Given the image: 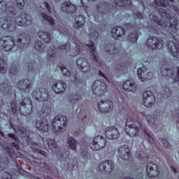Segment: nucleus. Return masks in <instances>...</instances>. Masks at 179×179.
Masks as SVG:
<instances>
[{
  "instance_id": "nucleus-44",
  "label": "nucleus",
  "mask_w": 179,
  "mask_h": 179,
  "mask_svg": "<svg viewBox=\"0 0 179 179\" xmlns=\"http://www.w3.org/2000/svg\"><path fill=\"white\" fill-rule=\"evenodd\" d=\"M56 57L57 54L55 53V50H52L48 51V61H49V62H54Z\"/></svg>"
},
{
  "instance_id": "nucleus-25",
  "label": "nucleus",
  "mask_w": 179,
  "mask_h": 179,
  "mask_svg": "<svg viewBox=\"0 0 179 179\" xmlns=\"http://www.w3.org/2000/svg\"><path fill=\"white\" fill-rule=\"evenodd\" d=\"M137 73L138 78L141 82H148V80H150L149 76H150L151 73L148 72V68L145 67V66L138 68Z\"/></svg>"
},
{
  "instance_id": "nucleus-4",
  "label": "nucleus",
  "mask_w": 179,
  "mask_h": 179,
  "mask_svg": "<svg viewBox=\"0 0 179 179\" xmlns=\"http://www.w3.org/2000/svg\"><path fill=\"white\" fill-rule=\"evenodd\" d=\"M17 43L15 44L13 36H4L0 38V49L6 52H15L22 54L24 51L29 50L30 47V36L26 33H22L17 39Z\"/></svg>"
},
{
  "instance_id": "nucleus-16",
  "label": "nucleus",
  "mask_w": 179,
  "mask_h": 179,
  "mask_svg": "<svg viewBox=\"0 0 179 179\" xmlns=\"http://www.w3.org/2000/svg\"><path fill=\"white\" fill-rule=\"evenodd\" d=\"M124 27L127 30H134L131 34L128 35L129 41H131V43H138V38H139V35L138 34V31H139V28L138 27V24H135L134 25L131 23H126Z\"/></svg>"
},
{
  "instance_id": "nucleus-19",
  "label": "nucleus",
  "mask_w": 179,
  "mask_h": 179,
  "mask_svg": "<svg viewBox=\"0 0 179 179\" xmlns=\"http://www.w3.org/2000/svg\"><path fill=\"white\" fill-rule=\"evenodd\" d=\"M156 101V96L150 90H147L143 93V102L145 107H152Z\"/></svg>"
},
{
  "instance_id": "nucleus-2",
  "label": "nucleus",
  "mask_w": 179,
  "mask_h": 179,
  "mask_svg": "<svg viewBox=\"0 0 179 179\" xmlns=\"http://www.w3.org/2000/svg\"><path fill=\"white\" fill-rule=\"evenodd\" d=\"M0 15H5L6 17L0 18V24L2 29L10 36L15 37L20 34V27H26L31 24V16L27 13H22L17 15V10L13 6L8 7L3 4V0H0Z\"/></svg>"
},
{
  "instance_id": "nucleus-50",
  "label": "nucleus",
  "mask_w": 179,
  "mask_h": 179,
  "mask_svg": "<svg viewBox=\"0 0 179 179\" xmlns=\"http://www.w3.org/2000/svg\"><path fill=\"white\" fill-rule=\"evenodd\" d=\"M148 30L150 33H152V34H157L159 33V30H160V28L155 25H152L148 27Z\"/></svg>"
},
{
  "instance_id": "nucleus-7",
  "label": "nucleus",
  "mask_w": 179,
  "mask_h": 179,
  "mask_svg": "<svg viewBox=\"0 0 179 179\" xmlns=\"http://www.w3.org/2000/svg\"><path fill=\"white\" fill-rule=\"evenodd\" d=\"M43 143L44 145H45V148H48L53 155H56V156L59 157V160L67 164V167H71V171L75 169V165L71 164L72 161L69 157L71 152L66 150H61V148L57 145L55 140H47L46 141H43Z\"/></svg>"
},
{
  "instance_id": "nucleus-35",
  "label": "nucleus",
  "mask_w": 179,
  "mask_h": 179,
  "mask_svg": "<svg viewBox=\"0 0 179 179\" xmlns=\"http://www.w3.org/2000/svg\"><path fill=\"white\" fill-rule=\"evenodd\" d=\"M144 132L147 136L148 142L150 143V145H152V146L153 151L155 153H157V152H160V148L157 147V145H155V139L153 138V137H152V136H150V134L148 133L146 130H144Z\"/></svg>"
},
{
  "instance_id": "nucleus-58",
  "label": "nucleus",
  "mask_w": 179,
  "mask_h": 179,
  "mask_svg": "<svg viewBox=\"0 0 179 179\" xmlns=\"http://www.w3.org/2000/svg\"><path fill=\"white\" fill-rule=\"evenodd\" d=\"M162 141L164 148H166V149L171 148V145L170 144V143H169L167 140L162 139Z\"/></svg>"
},
{
  "instance_id": "nucleus-6",
  "label": "nucleus",
  "mask_w": 179,
  "mask_h": 179,
  "mask_svg": "<svg viewBox=\"0 0 179 179\" xmlns=\"http://www.w3.org/2000/svg\"><path fill=\"white\" fill-rule=\"evenodd\" d=\"M113 101L117 105L118 112L114 113L113 117L111 115L109 121L110 124L120 127L122 124H124V118H122L124 115L128 113V99H127V96L124 94L120 97L116 95Z\"/></svg>"
},
{
  "instance_id": "nucleus-52",
  "label": "nucleus",
  "mask_w": 179,
  "mask_h": 179,
  "mask_svg": "<svg viewBox=\"0 0 179 179\" xmlns=\"http://www.w3.org/2000/svg\"><path fill=\"white\" fill-rule=\"evenodd\" d=\"M58 50H64V51H71V44L66 43L58 47Z\"/></svg>"
},
{
  "instance_id": "nucleus-21",
  "label": "nucleus",
  "mask_w": 179,
  "mask_h": 179,
  "mask_svg": "<svg viewBox=\"0 0 179 179\" xmlns=\"http://www.w3.org/2000/svg\"><path fill=\"white\" fill-rule=\"evenodd\" d=\"M17 87L24 93L31 92V81L29 79H22L17 83Z\"/></svg>"
},
{
  "instance_id": "nucleus-55",
  "label": "nucleus",
  "mask_w": 179,
  "mask_h": 179,
  "mask_svg": "<svg viewBox=\"0 0 179 179\" xmlns=\"http://www.w3.org/2000/svg\"><path fill=\"white\" fill-rule=\"evenodd\" d=\"M17 129L21 134H26V132H27V127L23 126V124H19Z\"/></svg>"
},
{
  "instance_id": "nucleus-51",
  "label": "nucleus",
  "mask_w": 179,
  "mask_h": 179,
  "mask_svg": "<svg viewBox=\"0 0 179 179\" xmlns=\"http://www.w3.org/2000/svg\"><path fill=\"white\" fill-rule=\"evenodd\" d=\"M133 16L136 19H139V20H143L145 19V15L141 11L133 13Z\"/></svg>"
},
{
  "instance_id": "nucleus-36",
  "label": "nucleus",
  "mask_w": 179,
  "mask_h": 179,
  "mask_svg": "<svg viewBox=\"0 0 179 179\" xmlns=\"http://www.w3.org/2000/svg\"><path fill=\"white\" fill-rule=\"evenodd\" d=\"M38 37H39L43 43H50V41H51V35L43 31L38 32Z\"/></svg>"
},
{
  "instance_id": "nucleus-18",
  "label": "nucleus",
  "mask_w": 179,
  "mask_h": 179,
  "mask_svg": "<svg viewBox=\"0 0 179 179\" xmlns=\"http://www.w3.org/2000/svg\"><path fill=\"white\" fill-rule=\"evenodd\" d=\"M146 174L149 178H158L160 174L157 164L150 162L146 166Z\"/></svg>"
},
{
  "instance_id": "nucleus-59",
  "label": "nucleus",
  "mask_w": 179,
  "mask_h": 179,
  "mask_svg": "<svg viewBox=\"0 0 179 179\" xmlns=\"http://www.w3.org/2000/svg\"><path fill=\"white\" fill-rule=\"evenodd\" d=\"M7 136H8V138H11V139H13V141H15V142H19V138L13 133L8 134Z\"/></svg>"
},
{
  "instance_id": "nucleus-33",
  "label": "nucleus",
  "mask_w": 179,
  "mask_h": 179,
  "mask_svg": "<svg viewBox=\"0 0 179 179\" xmlns=\"http://www.w3.org/2000/svg\"><path fill=\"white\" fill-rule=\"evenodd\" d=\"M86 23V17L83 15H77L76 17V23L74 24L75 27L77 29H83Z\"/></svg>"
},
{
  "instance_id": "nucleus-34",
  "label": "nucleus",
  "mask_w": 179,
  "mask_h": 179,
  "mask_svg": "<svg viewBox=\"0 0 179 179\" xmlns=\"http://www.w3.org/2000/svg\"><path fill=\"white\" fill-rule=\"evenodd\" d=\"M28 69L29 72L37 73V72H40V66L34 60H30V62L28 61Z\"/></svg>"
},
{
  "instance_id": "nucleus-26",
  "label": "nucleus",
  "mask_w": 179,
  "mask_h": 179,
  "mask_svg": "<svg viewBox=\"0 0 179 179\" xmlns=\"http://www.w3.org/2000/svg\"><path fill=\"white\" fill-rule=\"evenodd\" d=\"M61 9L62 12L69 13V15H72L76 11V6L71 3V1H64L61 5Z\"/></svg>"
},
{
  "instance_id": "nucleus-11",
  "label": "nucleus",
  "mask_w": 179,
  "mask_h": 179,
  "mask_svg": "<svg viewBox=\"0 0 179 179\" xmlns=\"http://www.w3.org/2000/svg\"><path fill=\"white\" fill-rule=\"evenodd\" d=\"M141 122L136 119L127 118L126 122L125 132L129 136H137L141 127Z\"/></svg>"
},
{
  "instance_id": "nucleus-41",
  "label": "nucleus",
  "mask_w": 179,
  "mask_h": 179,
  "mask_svg": "<svg viewBox=\"0 0 179 179\" xmlns=\"http://www.w3.org/2000/svg\"><path fill=\"white\" fill-rule=\"evenodd\" d=\"M8 69V64L3 58L0 57V73H6Z\"/></svg>"
},
{
  "instance_id": "nucleus-64",
  "label": "nucleus",
  "mask_w": 179,
  "mask_h": 179,
  "mask_svg": "<svg viewBox=\"0 0 179 179\" xmlns=\"http://www.w3.org/2000/svg\"><path fill=\"white\" fill-rule=\"evenodd\" d=\"M30 164H31V166H38V162L34 159L30 160Z\"/></svg>"
},
{
  "instance_id": "nucleus-5",
  "label": "nucleus",
  "mask_w": 179,
  "mask_h": 179,
  "mask_svg": "<svg viewBox=\"0 0 179 179\" xmlns=\"http://www.w3.org/2000/svg\"><path fill=\"white\" fill-rule=\"evenodd\" d=\"M60 71L64 76H66L69 79L70 85H74V86H77L79 89V94H71L69 101L71 103L73 107L75 106H79L80 103H82L83 96H80V92H83L82 89H85L86 87V85L83 84V81H81L79 79V76H78V73H71L69 70L62 64L60 67Z\"/></svg>"
},
{
  "instance_id": "nucleus-47",
  "label": "nucleus",
  "mask_w": 179,
  "mask_h": 179,
  "mask_svg": "<svg viewBox=\"0 0 179 179\" xmlns=\"http://www.w3.org/2000/svg\"><path fill=\"white\" fill-rule=\"evenodd\" d=\"M136 157H138V159H139V160L142 161V160H145V159H146V155H145V150H137L136 153Z\"/></svg>"
},
{
  "instance_id": "nucleus-49",
  "label": "nucleus",
  "mask_w": 179,
  "mask_h": 179,
  "mask_svg": "<svg viewBox=\"0 0 179 179\" xmlns=\"http://www.w3.org/2000/svg\"><path fill=\"white\" fill-rule=\"evenodd\" d=\"M172 117H173V118H177V128L178 131H179V109H176L172 113Z\"/></svg>"
},
{
  "instance_id": "nucleus-23",
  "label": "nucleus",
  "mask_w": 179,
  "mask_h": 179,
  "mask_svg": "<svg viewBox=\"0 0 179 179\" xmlns=\"http://www.w3.org/2000/svg\"><path fill=\"white\" fill-rule=\"evenodd\" d=\"M76 64L78 65V69L83 72L84 73H87L91 69L90 63L87 62L85 58H78L76 60Z\"/></svg>"
},
{
  "instance_id": "nucleus-17",
  "label": "nucleus",
  "mask_w": 179,
  "mask_h": 179,
  "mask_svg": "<svg viewBox=\"0 0 179 179\" xmlns=\"http://www.w3.org/2000/svg\"><path fill=\"white\" fill-rule=\"evenodd\" d=\"M147 48L150 50H162L163 48V40L156 36H152L147 39Z\"/></svg>"
},
{
  "instance_id": "nucleus-53",
  "label": "nucleus",
  "mask_w": 179,
  "mask_h": 179,
  "mask_svg": "<svg viewBox=\"0 0 179 179\" xmlns=\"http://www.w3.org/2000/svg\"><path fill=\"white\" fill-rule=\"evenodd\" d=\"M16 6L18 9H23L24 8V0H15Z\"/></svg>"
},
{
  "instance_id": "nucleus-57",
  "label": "nucleus",
  "mask_w": 179,
  "mask_h": 179,
  "mask_svg": "<svg viewBox=\"0 0 179 179\" xmlns=\"http://www.w3.org/2000/svg\"><path fill=\"white\" fill-rule=\"evenodd\" d=\"M1 179H13L12 178V175L9 173L8 172H4L2 174V178Z\"/></svg>"
},
{
  "instance_id": "nucleus-15",
  "label": "nucleus",
  "mask_w": 179,
  "mask_h": 179,
  "mask_svg": "<svg viewBox=\"0 0 179 179\" xmlns=\"http://www.w3.org/2000/svg\"><path fill=\"white\" fill-rule=\"evenodd\" d=\"M140 114L142 117H145L146 121L150 125H151V127H152V128L157 127L159 122H160V115H162V112L159 111L158 113L155 111L153 114L155 116H152L150 115H146L145 112H141Z\"/></svg>"
},
{
  "instance_id": "nucleus-46",
  "label": "nucleus",
  "mask_w": 179,
  "mask_h": 179,
  "mask_svg": "<svg viewBox=\"0 0 179 179\" xmlns=\"http://www.w3.org/2000/svg\"><path fill=\"white\" fill-rule=\"evenodd\" d=\"M83 45L84 44L82 42L76 43V48L74 49L75 52L80 55V54H82V50H83Z\"/></svg>"
},
{
  "instance_id": "nucleus-14",
  "label": "nucleus",
  "mask_w": 179,
  "mask_h": 179,
  "mask_svg": "<svg viewBox=\"0 0 179 179\" xmlns=\"http://www.w3.org/2000/svg\"><path fill=\"white\" fill-rule=\"evenodd\" d=\"M107 145V139L103 136H96L93 139V143L90 144V148L94 152H97L104 149Z\"/></svg>"
},
{
  "instance_id": "nucleus-43",
  "label": "nucleus",
  "mask_w": 179,
  "mask_h": 179,
  "mask_svg": "<svg viewBox=\"0 0 179 179\" xmlns=\"http://www.w3.org/2000/svg\"><path fill=\"white\" fill-rule=\"evenodd\" d=\"M90 37L92 40H94V41H96V40H99V32L96 31V29L93 28L90 29Z\"/></svg>"
},
{
  "instance_id": "nucleus-22",
  "label": "nucleus",
  "mask_w": 179,
  "mask_h": 179,
  "mask_svg": "<svg viewBox=\"0 0 179 179\" xmlns=\"http://www.w3.org/2000/svg\"><path fill=\"white\" fill-rule=\"evenodd\" d=\"M113 169H114V162L112 160L102 162L99 165V171L104 172L106 174L113 173Z\"/></svg>"
},
{
  "instance_id": "nucleus-24",
  "label": "nucleus",
  "mask_w": 179,
  "mask_h": 179,
  "mask_svg": "<svg viewBox=\"0 0 179 179\" xmlns=\"http://www.w3.org/2000/svg\"><path fill=\"white\" fill-rule=\"evenodd\" d=\"M118 155L123 160H128L131 156V148L127 145H121L118 149Z\"/></svg>"
},
{
  "instance_id": "nucleus-38",
  "label": "nucleus",
  "mask_w": 179,
  "mask_h": 179,
  "mask_svg": "<svg viewBox=\"0 0 179 179\" xmlns=\"http://www.w3.org/2000/svg\"><path fill=\"white\" fill-rule=\"evenodd\" d=\"M34 48L36 50V51H38V52H43V51L45 50L44 44L43 42H41V41L39 40H36L35 41Z\"/></svg>"
},
{
  "instance_id": "nucleus-12",
  "label": "nucleus",
  "mask_w": 179,
  "mask_h": 179,
  "mask_svg": "<svg viewBox=\"0 0 179 179\" xmlns=\"http://www.w3.org/2000/svg\"><path fill=\"white\" fill-rule=\"evenodd\" d=\"M161 73L165 77L171 78L173 79L175 83L179 82V66L176 67L177 74L176 76V69L174 67H170L169 65L164 64L160 69Z\"/></svg>"
},
{
  "instance_id": "nucleus-56",
  "label": "nucleus",
  "mask_w": 179,
  "mask_h": 179,
  "mask_svg": "<svg viewBox=\"0 0 179 179\" xmlns=\"http://www.w3.org/2000/svg\"><path fill=\"white\" fill-rule=\"evenodd\" d=\"M18 72H19V69L17 68V66H13L12 67H10V73L11 75H17Z\"/></svg>"
},
{
  "instance_id": "nucleus-39",
  "label": "nucleus",
  "mask_w": 179,
  "mask_h": 179,
  "mask_svg": "<svg viewBox=\"0 0 179 179\" xmlns=\"http://www.w3.org/2000/svg\"><path fill=\"white\" fill-rule=\"evenodd\" d=\"M67 143L71 150H76V140L72 136L67 138Z\"/></svg>"
},
{
  "instance_id": "nucleus-13",
  "label": "nucleus",
  "mask_w": 179,
  "mask_h": 179,
  "mask_svg": "<svg viewBox=\"0 0 179 179\" xmlns=\"http://www.w3.org/2000/svg\"><path fill=\"white\" fill-rule=\"evenodd\" d=\"M91 89L94 94L99 97H103L107 93V84L101 80H96L92 83Z\"/></svg>"
},
{
  "instance_id": "nucleus-31",
  "label": "nucleus",
  "mask_w": 179,
  "mask_h": 179,
  "mask_svg": "<svg viewBox=\"0 0 179 179\" xmlns=\"http://www.w3.org/2000/svg\"><path fill=\"white\" fill-rule=\"evenodd\" d=\"M87 47H89L92 51H90V57L94 59V62H99V57L96 56L97 51L96 50V45L93 41H90L88 44H85Z\"/></svg>"
},
{
  "instance_id": "nucleus-63",
  "label": "nucleus",
  "mask_w": 179,
  "mask_h": 179,
  "mask_svg": "<svg viewBox=\"0 0 179 179\" xmlns=\"http://www.w3.org/2000/svg\"><path fill=\"white\" fill-rule=\"evenodd\" d=\"M166 90H168V92H166V94H164V96H166V97H170V96L171 95V89L165 88V91Z\"/></svg>"
},
{
  "instance_id": "nucleus-60",
  "label": "nucleus",
  "mask_w": 179,
  "mask_h": 179,
  "mask_svg": "<svg viewBox=\"0 0 179 179\" xmlns=\"http://www.w3.org/2000/svg\"><path fill=\"white\" fill-rule=\"evenodd\" d=\"M10 145L11 146V148H15L16 150H20V146L15 142L10 143Z\"/></svg>"
},
{
  "instance_id": "nucleus-29",
  "label": "nucleus",
  "mask_w": 179,
  "mask_h": 179,
  "mask_svg": "<svg viewBox=\"0 0 179 179\" xmlns=\"http://www.w3.org/2000/svg\"><path fill=\"white\" fill-rule=\"evenodd\" d=\"M112 37L115 39L118 40L120 37H122L124 34H125V29L122 28V27H114L112 30Z\"/></svg>"
},
{
  "instance_id": "nucleus-20",
  "label": "nucleus",
  "mask_w": 179,
  "mask_h": 179,
  "mask_svg": "<svg viewBox=\"0 0 179 179\" xmlns=\"http://www.w3.org/2000/svg\"><path fill=\"white\" fill-rule=\"evenodd\" d=\"M114 108V104L113 101L110 100H107L106 101H101L98 103V110L100 113H103L106 114L107 113H113V110Z\"/></svg>"
},
{
  "instance_id": "nucleus-3",
  "label": "nucleus",
  "mask_w": 179,
  "mask_h": 179,
  "mask_svg": "<svg viewBox=\"0 0 179 179\" xmlns=\"http://www.w3.org/2000/svg\"><path fill=\"white\" fill-rule=\"evenodd\" d=\"M155 23H156L161 29L169 34L170 38L166 44V48L172 57L179 59V29H177L178 26V19L174 17H170L169 22L167 20H159V17L155 15H150Z\"/></svg>"
},
{
  "instance_id": "nucleus-54",
  "label": "nucleus",
  "mask_w": 179,
  "mask_h": 179,
  "mask_svg": "<svg viewBox=\"0 0 179 179\" xmlns=\"http://www.w3.org/2000/svg\"><path fill=\"white\" fill-rule=\"evenodd\" d=\"M155 3L157 6H162V8H166L167 4L164 2V0H155Z\"/></svg>"
},
{
  "instance_id": "nucleus-30",
  "label": "nucleus",
  "mask_w": 179,
  "mask_h": 179,
  "mask_svg": "<svg viewBox=\"0 0 179 179\" xmlns=\"http://www.w3.org/2000/svg\"><path fill=\"white\" fill-rule=\"evenodd\" d=\"M52 89L55 93H64L66 89V84L62 81H57L55 85L52 86Z\"/></svg>"
},
{
  "instance_id": "nucleus-48",
  "label": "nucleus",
  "mask_w": 179,
  "mask_h": 179,
  "mask_svg": "<svg viewBox=\"0 0 179 179\" xmlns=\"http://www.w3.org/2000/svg\"><path fill=\"white\" fill-rule=\"evenodd\" d=\"M33 150L34 153H38V155H41L42 156H43V157H48V153L45 152V151L43 150H40L37 148H34Z\"/></svg>"
},
{
  "instance_id": "nucleus-42",
  "label": "nucleus",
  "mask_w": 179,
  "mask_h": 179,
  "mask_svg": "<svg viewBox=\"0 0 179 179\" xmlns=\"http://www.w3.org/2000/svg\"><path fill=\"white\" fill-rule=\"evenodd\" d=\"M41 15L45 20H47V22L50 23V26L55 25V21L54 20V18H52V17L49 16L45 13H41Z\"/></svg>"
},
{
  "instance_id": "nucleus-37",
  "label": "nucleus",
  "mask_w": 179,
  "mask_h": 179,
  "mask_svg": "<svg viewBox=\"0 0 179 179\" xmlns=\"http://www.w3.org/2000/svg\"><path fill=\"white\" fill-rule=\"evenodd\" d=\"M105 51L109 54V55H114L117 54V48L113 43H107L105 46Z\"/></svg>"
},
{
  "instance_id": "nucleus-40",
  "label": "nucleus",
  "mask_w": 179,
  "mask_h": 179,
  "mask_svg": "<svg viewBox=\"0 0 179 179\" xmlns=\"http://www.w3.org/2000/svg\"><path fill=\"white\" fill-rule=\"evenodd\" d=\"M87 113H88L87 110L83 108V107H82V108H80L78 115V118L79 120H81V121H85V120H86V118H87V115H86Z\"/></svg>"
},
{
  "instance_id": "nucleus-1",
  "label": "nucleus",
  "mask_w": 179,
  "mask_h": 179,
  "mask_svg": "<svg viewBox=\"0 0 179 179\" xmlns=\"http://www.w3.org/2000/svg\"><path fill=\"white\" fill-rule=\"evenodd\" d=\"M32 97L38 101V103H36L35 106L30 98L24 99L20 105V114L27 117L33 113V108H36L40 120L36 121V128L42 132H48L50 125L47 117L51 114V106L47 104V101L50 100L48 90L43 87L36 88L32 92Z\"/></svg>"
},
{
  "instance_id": "nucleus-10",
  "label": "nucleus",
  "mask_w": 179,
  "mask_h": 179,
  "mask_svg": "<svg viewBox=\"0 0 179 179\" xmlns=\"http://www.w3.org/2000/svg\"><path fill=\"white\" fill-rule=\"evenodd\" d=\"M55 134L58 136L64 132L68 127V119L65 115H58L55 117L52 123Z\"/></svg>"
},
{
  "instance_id": "nucleus-45",
  "label": "nucleus",
  "mask_w": 179,
  "mask_h": 179,
  "mask_svg": "<svg viewBox=\"0 0 179 179\" xmlns=\"http://www.w3.org/2000/svg\"><path fill=\"white\" fill-rule=\"evenodd\" d=\"M6 152L8 155L10 159L15 160V149L10 148L9 145L6 146Z\"/></svg>"
},
{
  "instance_id": "nucleus-62",
  "label": "nucleus",
  "mask_w": 179,
  "mask_h": 179,
  "mask_svg": "<svg viewBox=\"0 0 179 179\" xmlns=\"http://www.w3.org/2000/svg\"><path fill=\"white\" fill-rule=\"evenodd\" d=\"M24 138L28 143H29V142H30V141H31V138H30V134H29V133H25V134L24 136Z\"/></svg>"
},
{
  "instance_id": "nucleus-9",
  "label": "nucleus",
  "mask_w": 179,
  "mask_h": 179,
  "mask_svg": "<svg viewBox=\"0 0 179 179\" xmlns=\"http://www.w3.org/2000/svg\"><path fill=\"white\" fill-rule=\"evenodd\" d=\"M111 12V6L108 2L99 3L96 6V10L93 13V16L96 23H103L104 16Z\"/></svg>"
},
{
  "instance_id": "nucleus-32",
  "label": "nucleus",
  "mask_w": 179,
  "mask_h": 179,
  "mask_svg": "<svg viewBox=\"0 0 179 179\" xmlns=\"http://www.w3.org/2000/svg\"><path fill=\"white\" fill-rule=\"evenodd\" d=\"M122 87L125 92H136L137 87L134 81L127 80L123 83Z\"/></svg>"
},
{
  "instance_id": "nucleus-27",
  "label": "nucleus",
  "mask_w": 179,
  "mask_h": 179,
  "mask_svg": "<svg viewBox=\"0 0 179 179\" xmlns=\"http://www.w3.org/2000/svg\"><path fill=\"white\" fill-rule=\"evenodd\" d=\"M105 135L108 139H118L120 138V131L115 127H108L105 131Z\"/></svg>"
},
{
  "instance_id": "nucleus-28",
  "label": "nucleus",
  "mask_w": 179,
  "mask_h": 179,
  "mask_svg": "<svg viewBox=\"0 0 179 179\" xmlns=\"http://www.w3.org/2000/svg\"><path fill=\"white\" fill-rule=\"evenodd\" d=\"M117 6L119 8H125L130 10L131 8H132V1L131 0H115L113 9L117 8Z\"/></svg>"
},
{
  "instance_id": "nucleus-8",
  "label": "nucleus",
  "mask_w": 179,
  "mask_h": 179,
  "mask_svg": "<svg viewBox=\"0 0 179 179\" xmlns=\"http://www.w3.org/2000/svg\"><path fill=\"white\" fill-rule=\"evenodd\" d=\"M1 94H3V96H10V97H12V94H13V101H11V110L13 114L16 115V113H17L16 92H15L12 89V85H10V83L7 81L0 84V96Z\"/></svg>"
},
{
  "instance_id": "nucleus-61",
  "label": "nucleus",
  "mask_w": 179,
  "mask_h": 179,
  "mask_svg": "<svg viewBox=\"0 0 179 179\" xmlns=\"http://www.w3.org/2000/svg\"><path fill=\"white\" fill-rule=\"evenodd\" d=\"M44 6H45L47 10L48 11L49 13H52V11L51 10V6H50V4L47 1H45L43 3Z\"/></svg>"
}]
</instances>
